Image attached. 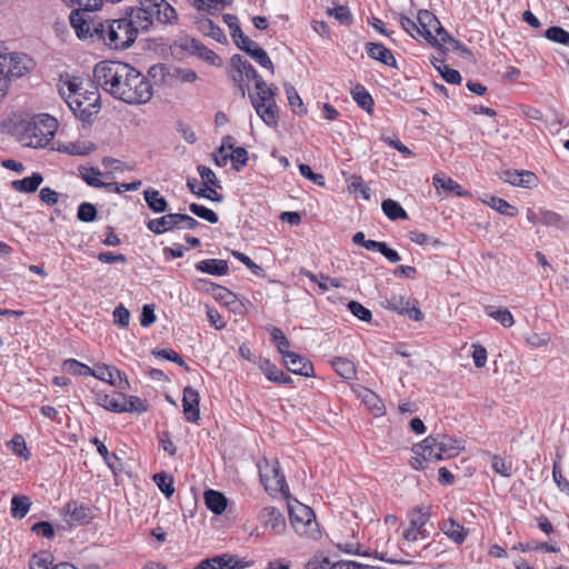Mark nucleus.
Listing matches in <instances>:
<instances>
[{"label":"nucleus","mask_w":569,"mask_h":569,"mask_svg":"<svg viewBox=\"0 0 569 569\" xmlns=\"http://www.w3.org/2000/svg\"><path fill=\"white\" fill-rule=\"evenodd\" d=\"M439 529L457 545H462L469 535V530L453 518L440 521Z\"/></svg>","instance_id":"5701e85b"},{"label":"nucleus","mask_w":569,"mask_h":569,"mask_svg":"<svg viewBox=\"0 0 569 569\" xmlns=\"http://www.w3.org/2000/svg\"><path fill=\"white\" fill-rule=\"evenodd\" d=\"M73 11L89 12L99 10L102 6L101 0H63Z\"/></svg>","instance_id":"3c124183"},{"label":"nucleus","mask_w":569,"mask_h":569,"mask_svg":"<svg viewBox=\"0 0 569 569\" xmlns=\"http://www.w3.org/2000/svg\"><path fill=\"white\" fill-rule=\"evenodd\" d=\"M60 94L72 113L83 122H91L100 111V93L96 87L91 89L81 87L79 78H72L60 88Z\"/></svg>","instance_id":"39448f33"},{"label":"nucleus","mask_w":569,"mask_h":569,"mask_svg":"<svg viewBox=\"0 0 569 569\" xmlns=\"http://www.w3.org/2000/svg\"><path fill=\"white\" fill-rule=\"evenodd\" d=\"M350 94L355 102L366 112L372 113L375 101L372 96L369 93V91L365 88V86L358 83L356 84L351 91Z\"/></svg>","instance_id":"cd10ccee"},{"label":"nucleus","mask_w":569,"mask_h":569,"mask_svg":"<svg viewBox=\"0 0 569 569\" xmlns=\"http://www.w3.org/2000/svg\"><path fill=\"white\" fill-rule=\"evenodd\" d=\"M491 467L498 475L502 477H511L512 463L506 461L502 457L493 455L491 457Z\"/></svg>","instance_id":"680f3d73"},{"label":"nucleus","mask_w":569,"mask_h":569,"mask_svg":"<svg viewBox=\"0 0 569 569\" xmlns=\"http://www.w3.org/2000/svg\"><path fill=\"white\" fill-rule=\"evenodd\" d=\"M122 401V406L124 405V412H146L148 410V406L144 400L137 396H130L122 393V398H120Z\"/></svg>","instance_id":"a18cd8bd"},{"label":"nucleus","mask_w":569,"mask_h":569,"mask_svg":"<svg viewBox=\"0 0 569 569\" xmlns=\"http://www.w3.org/2000/svg\"><path fill=\"white\" fill-rule=\"evenodd\" d=\"M149 73L152 77L160 74L162 78L169 76L181 82H194L198 78L197 73L191 69L173 68L172 70L164 64H158L150 68Z\"/></svg>","instance_id":"aec40b11"},{"label":"nucleus","mask_w":569,"mask_h":569,"mask_svg":"<svg viewBox=\"0 0 569 569\" xmlns=\"http://www.w3.org/2000/svg\"><path fill=\"white\" fill-rule=\"evenodd\" d=\"M33 68L32 59L24 53L0 54V77L6 81V92L11 78H20Z\"/></svg>","instance_id":"1a4fd4ad"},{"label":"nucleus","mask_w":569,"mask_h":569,"mask_svg":"<svg viewBox=\"0 0 569 569\" xmlns=\"http://www.w3.org/2000/svg\"><path fill=\"white\" fill-rule=\"evenodd\" d=\"M290 520L292 527L299 535H307L317 526L312 509L305 505H299L290 509Z\"/></svg>","instance_id":"9b49d317"},{"label":"nucleus","mask_w":569,"mask_h":569,"mask_svg":"<svg viewBox=\"0 0 569 569\" xmlns=\"http://www.w3.org/2000/svg\"><path fill=\"white\" fill-rule=\"evenodd\" d=\"M381 208L383 213L392 221L398 219H408L406 210L395 200H383L381 203Z\"/></svg>","instance_id":"ea45409f"},{"label":"nucleus","mask_w":569,"mask_h":569,"mask_svg":"<svg viewBox=\"0 0 569 569\" xmlns=\"http://www.w3.org/2000/svg\"><path fill=\"white\" fill-rule=\"evenodd\" d=\"M99 21H88L82 12L72 11L70 14V23L80 40L99 42L98 34L94 29L98 28Z\"/></svg>","instance_id":"f8f14e48"},{"label":"nucleus","mask_w":569,"mask_h":569,"mask_svg":"<svg viewBox=\"0 0 569 569\" xmlns=\"http://www.w3.org/2000/svg\"><path fill=\"white\" fill-rule=\"evenodd\" d=\"M144 200L148 207L156 213L166 212L168 209V201L160 194L158 190L146 189L143 191Z\"/></svg>","instance_id":"f704fd0d"},{"label":"nucleus","mask_w":569,"mask_h":569,"mask_svg":"<svg viewBox=\"0 0 569 569\" xmlns=\"http://www.w3.org/2000/svg\"><path fill=\"white\" fill-rule=\"evenodd\" d=\"M284 91L292 111L299 116L306 114L307 109L305 108L303 102L300 96L298 94L296 88L290 83H286Z\"/></svg>","instance_id":"37998d69"},{"label":"nucleus","mask_w":569,"mask_h":569,"mask_svg":"<svg viewBox=\"0 0 569 569\" xmlns=\"http://www.w3.org/2000/svg\"><path fill=\"white\" fill-rule=\"evenodd\" d=\"M196 269L200 272L212 276H224L229 271L226 260L222 259H204L196 263Z\"/></svg>","instance_id":"bb28decb"},{"label":"nucleus","mask_w":569,"mask_h":569,"mask_svg":"<svg viewBox=\"0 0 569 569\" xmlns=\"http://www.w3.org/2000/svg\"><path fill=\"white\" fill-rule=\"evenodd\" d=\"M259 369L263 372L266 378L269 381H272L278 385H291L292 379L286 375L282 370H280L274 363H272L269 359L259 358L258 360Z\"/></svg>","instance_id":"b1692460"},{"label":"nucleus","mask_w":569,"mask_h":569,"mask_svg":"<svg viewBox=\"0 0 569 569\" xmlns=\"http://www.w3.org/2000/svg\"><path fill=\"white\" fill-rule=\"evenodd\" d=\"M53 557L48 551H41L32 556L29 562L30 569H51Z\"/></svg>","instance_id":"603ef678"},{"label":"nucleus","mask_w":569,"mask_h":569,"mask_svg":"<svg viewBox=\"0 0 569 569\" xmlns=\"http://www.w3.org/2000/svg\"><path fill=\"white\" fill-rule=\"evenodd\" d=\"M63 369L76 376H90L91 368L76 359H68L63 362Z\"/></svg>","instance_id":"0e129e2a"},{"label":"nucleus","mask_w":569,"mask_h":569,"mask_svg":"<svg viewBox=\"0 0 569 569\" xmlns=\"http://www.w3.org/2000/svg\"><path fill=\"white\" fill-rule=\"evenodd\" d=\"M207 508L216 515H221L227 508V498L219 491L209 489L204 492Z\"/></svg>","instance_id":"473e14b6"},{"label":"nucleus","mask_w":569,"mask_h":569,"mask_svg":"<svg viewBox=\"0 0 569 569\" xmlns=\"http://www.w3.org/2000/svg\"><path fill=\"white\" fill-rule=\"evenodd\" d=\"M94 34H98L99 42L113 50L128 49L138 37L136 29L132 28V22L126 14L117 19L99 21Z\"/></svg>","instance_id":"423d86ee"},{"label":"nucleus","mask_w":569,"mask_h":569,"mask_svg":"<svg viewBox=\"0 0 569 569\" xmlns=\"http://www.w3.org/2000/svg\"><path fill=\"white\" fill-rule=\"evenodd\" d=\"M189 210L197 217H199L210 223H217L219 220L218 214L213 210H211L202 204L191 203L189 206Z\"/></svg>","instance_id":"4d7b16f0"},{"label":"nucleus","mask_w":569,"mask_h":569,"mask_svg":"<svg viewBox=\"0 0 569 569\" xmlns=\"http://www.w3.org/2000/svg\"><path fill=\"white\" fill-rule=\"evenodd\" d=\"M231 66L237 74H232V81L238 87L242 97L246 96V80H254V92H249L250 102L258 117L270 128L279 123L278 107L276 103L277 87L268 86L260 77L253 66L242 56L234 54L231 58Z\"/></svg>","instance_id":"f03ea898"},{"label":"nucleus","mask_w":569,"mask_h":569,"mask_svg":"<svg viewBox=\"0 0 569 569\" xmlns=\"http://www.w3.org/2000/svg\"><path fill=\"white\" fill-rule=\"evenodd\" d=\"M541 224L553 227L561 231H569V221L561 214L551 210H542Z\"/></svg>","instance_id":"e433bc0d"},{"label":"nucleus","mask_w":569,"mask_h":569,"mask_svg":"<svg viewBox=\"0 0 569 569\" xmlns=\"http://www.w3.org/2000/svg\"><path fill=\"white\" fill-rule=\"evenodd\" d=\"M81 179L90 187L110 189L112 183L103 182L100 177L102 172L98 168L81 167L79 168Z\"/></svg>","instance_id":"7c9ffc66"},{"label":"nucleus","mask_w":569,"mask_h":569,"mask_svg":"<svg viewBox=\"0 0 569 569\" xmlns=\"http://www.w3.org/2000/svg\"><path fill=\"white\" fill-rule=\"evenodd\" d=\"M286 361V366L288 370L295 375L303 376V377H313L315 369L311 361L301 357L298 353L289 352L283 357Z\"/></svg>","instance_id":"412c9836"},{"label":"nucleus","mask_w":569,"mask_h":569,"mask_svg":"<svg viewBox=\"0 0 569 569\" xmlns=\"http://www.w3.org/2000/svg\"><path fill=\"white\" fill-rule=\"evenodd\" d=\"M229 160L231 161L232 168L236 171H240L248 162V151L242 147H237L229 154Z\"/></svg>","instance_id":"bf43d9fd"},{"label":"nucleus","mask_w":569,"mask_h":569,"mask_svg":"<svg viewBox=\"0 0 569 569\" xmlns=\"http://www.w3.org/2000/svg\"><path fill=\"white\" fill-rule=\"evenodd\" d=\"M202 32L220 43H227V37L222 29L217 26L212 20H206L201 23Z\"/></svg>","instance_id":"8fccbe9b"},{"label":"nucleus","mask_w":569,"mask_h":569,"mask_svg":"<svg viewBox=\"0 0 569 569\" xmlns=\"http://www.w3.org/2000/svg\"><path fill=\"white\" fill-rule=\"evenodd\" d=\"M211 562L217 569H243L246 567L243 561L227 553L211 558Z\"/></svg>","instance_id":"c03bdc74"},{"label":"nucleus","mask_w":569,"mask_h":569,"mask_svg":"<svg viewBox=\"0 0 569 569\" xmlns=\"http://www.w3.org/2000/svg\"><path fill=\"white\" fill-rule=\"evenodd\" d=\"M124 14L137 34L148 31L154 22L172 26L178 21L176 9L166 0H138V6L128 7Z\"/></svg>","instance_id":"20e7f679"},{"label":"nucleus","mask_w":569,"mask_h":569,"mask_svg":"<svg viewBox=\"0 0 569 569\" xmlns=\"http://www.w3.org/2000/svg\"><path fill=\"white\" fill-rule=\"evenodd\" d=\"M505 182L516 187L531 189L538 184V177L528 170H505L501 173Z\"/></svg>","instance_id":"dca6fc26"},{"label":"nucleus","mask_w":569,"mask_h":569,"mask_svg":"<svg viewBox=\"0 0 569 569\" xmlns=\"http://www.w3.org/2000/svg\"><path fill=\"white\" fill-rule=\"evenodd\" d=\"M197 288L203 289L207 292H210L212 297L221 302L224 306H230L237 301V297L229 289L213 283L207 279H198Z\"/></svg>","instance_id":"a211bd4d"},{"label":"nucleus","mask_w":569,"mask_h":569,"mask_svg":"<svg viewBox=\"0 0 569 569\" xmlns=\"http://www.w3.org/2000/svg\"><path fill=\"white\" fill-rule=\"evenodd\" d=\"M418 24L420 27L421 38L427 41L437 42V38L433 36V30L439 23L437 17L429 10H420L417 16Z\"/></svg>","instance_id":"a878e982"},{"label":"nucleus","mask_w":569,"mask_h":569,"mask_svg":"<svg viewBox=\"0 0 569 569\" xmlns=\"http://www.w3.org/2000/svg\"><path fill=\"white\" fill-rule=\"evenodd\" d=\"M267 331L270 333L272 342L276 345L278 351L286 357L289 353L290 342L282 332V330L274 326H268Z\"/></svg>","instance_id":"a19ab883"},{"label":"nucleus","mask_w":569,"mask_h":569,"mask_svg":"<svg viewBox=\"0 0 569 569\" xmlns=\"http://www.w3.org/2000/svg\"><path fill=\"white\" fill-rule=\"evenodd\" d=\"M438 62H439V64L433 62V66L439 70L442 78L448 83L459 84L461 82L462 78H461V74L459 73V71L449 68L442 60H439Z\"/></svg>","instance_id":"5fc2aeb1"},{"label":"nucleus","mask_w":569,"mask_h":569,"mask_svg":"<svg viewBox=\"0 0 569 569\" xmlns=\"http://www.w3.org/2000/svg\"><path fill=\"white\" fill-rule=\"evenodd\" d=\"M432 183L437 190L443 189L445 191L455 193L459 197H465L468 194V191H466L457 181L443 174H435L432 178Z\"/></svg>","instance_id":"c85d7f7f"},{"label":"nucleus","mask_w":569,"mask_h":569,"mask_svg":"<svg viewBox=\"0 0 569 569\" xmlns=\"http://www.w3.org/2000/svg\"><path fill=\"white\" fill-rule=\"evenodd\" d=\"M64 516H69V522L71 525H86L92 519L91 508L87 505H79L77 501H69L63 508Z\"/></svg>","instance_id":"6ab92c4d"},{"label":"nucleus","mask_w":569,"mask_h":569,"mask_svg":"<svg viewBox=\"0 0 569 569\" xmlns=\"http://www.w3.org/2000/svg\"><path fill=\"white\" fill-rule=\"evenodd\" d=\"M486 313L497 320L502 327L510 328L515 323L512 313L508 309L495 310L493 307H486Z\"/></svg>","instance_id":"de8ad7c7"},{"label":"nucleus","mask_w":569,"mask_h":569,"mask_svg":"<svg viewBox=\"0 0 569 569\" xmlns=\"http://www.w3.org/2000/svg\"><path fill=\"white\" fill-rule=\"evenodd\" d=\"M31 507L30 499L26 496H14L11 499V516L16 519H22L27 516Z\"/></svg>","instance_id":"79ce46f5"},{"label":"nucleus","mask_w":569,"mask_h":569,"mask_svg":"<svg viewBox=\"0 0 569 569\" xmlns=\"http://www.w3.org/2000/svg\"><path fill=\"white\" fill-rule=\"evenodd\" d=\"M90 376L118 387L119 389H126L129 385L127 379H122V373L118 369L107 365L94 366V368H91Z\"/></svg>","instance_id":"2eb2a0df"},{"label":"nucleus","mask_w":569,"mask_h":569,"mask_svg":"<svg viewBox=\"0 0 569 569\" xmlns=\"http://www.w3.org/2000/svg\"><path fill=\"white\" fill-rule=\"evenodd\" d=\"M8 132L23 147L44 148L53 139L58 130L56 118L41 113L33 117L14 114L7 123Z\"/></svg>","instance_id":"7ed1b4c3"},{"label":"nucleus","mask_w":569,"mask_h":569,"mask_svg":"<svg viewBox=\"0 0 569 569\" xmlns=\"http://www.w3.org/2000/svg\"><path fill=\"white\" fill-rule=\"evenodd\" d=\"M363 401L376 417L382 416L385 413V406L382 401L372 391L367 390L366 395L363 396Z\"/></svg>","instance_id":"13d9d810"},{"label":"nucleus","mask_w":569,"mask_h":569,"mask_svg":"<svg viewBox=\"0 0 569 569\" xmlns=\"http://www.w3.org/2000/svg\"><path fill=\"white\" fill-rule=\"evenodd\" d=\"M407 237L411 242L419 244V246L437 247V246L441 244V242L438 239L432 238L419 230L409 231Z\"/></svg>","instance_id":"6e6d98bb"},{"label":"nucleus","mask_w":569,"mask_h":569,"mask_svg":"<svg viewBox=\"0 0 569 569\" xmlns=\"http://www.w3.org/2000/svg\"><path fill=\"white\" fill-rule=\"evenodd\" d=\"M462 449L461 440L438 433L428 436L420 443L415 445L412 451L429 462H437L457 457Z\"/></svg>","instance_id":"0eeeda50"},{"label":"nucleus","mask_w":569,"mask_h":569,"mask_svg":"<svg viewBox=\"0 0 569 569\" xmlns=\"http://www.w3.org/2000/svg\"><path fill=\"white\" fill-rule=\"evenodd\" d=\"M42 181L43 177L40 173L34 172L30 177L12 181L11 186L16 191L31 193L39 188Z\"/></svg>","instance_id":"72a5a7b5"},{"label":"nucleus","mask_w":569,"mask_h":569,"mask_svg":"<svg viewBox=\"0 0 569 569\" xmlns=\"http://www.w3.org/2000/svg\"><path fill=\"white\" fill-rule=\"evenodd\" d=\"M57 150L71 156H88L94 150V146L91 142L72 141L60 143Z\"/></svg>","instance_id":"c756f323"},{"label":"nucleus","mask_w":569,"mask_h":569,"mask_svg":"<svg viewBox=\"0 0 569 569\" xmlns=\"http://www.w3.org/2000/svg\"><path fill=\"white\" fill-rule=\"evenodd\" d=\"M77 218L83 222H92L97 218V208L90 202H82L78 207Z\"/></svg>","instance_id":"69168bd1"},{"label":"nucleus","mask_w":569,"mask_h":569,"mask_svg":"<svg viewBox=\"0 0 569 569\" xmlns=\"http://www.w3.org/2000/svg\"><path fill=\"white\" fill-rule=\"evenodd\" d=\"M368 56L388 67L397 68V60L392 52L382 43L368 42L366 44Z\"/></svg>","instance_id":"393cba45"},{"label":"nucleus","mask_w":569,"mask_h":569,"mask_svg":"<svg viewBox=\"0 0 569 569\" xmlns=\"http://www.w3.org/2000/svg\"><path fill=\"white\" fill-rule=\"evenodd\" d=\"M259 521L273 535L281 533L286 528V520L281 511L272 506L264 507L259 512Z\"/></svg>","instance_id":"ddd939ff"},{"label":"nucleus","mask_w":569,"mask_h":569,"mask_svg":"<svg viewBox=\"0 0 569 569\" xmlns=\"http://www.w3.org/2000/svg\"><path fill=\"white\" fill-rule=\"evenodd\" d=\"M199 401V392L196 389L190 386L183 389L182 410L187 421L197 423L200 419Z\"/></svg>","instance_id":"4468645a"},{"label":"nucleus","mask_w":569,"mask_h":569,"mask_svg":"<svg viewBox=\"0 0 569 569\" xmlns=\"http://www.w3.org/2000/svg\"><path fill=\"white\" fill-rule=\"evenodd\" d=\"M545 36L552 42L569 46V32L560 27L548 28Z\"/></svg>","instance_id":"e2e57ef3"},{"label":"nucleus","mask_w":569,"mask_h":569,"mask_svg":"<svg viewBox=\"0 0 569 569\" xmlns=\"http://www.w3.org/2000/svg\"><path fill=\"white\" fill-rule=\"evenodd\" d=\"M198 226V220L184 213H168L147 222V228L154 234H162L174 228L193 230Z\"/></svg>","instance_id":"9d476101"},{"label":"nucleus","mask_w":569,"mask_h":569,"mask_svg":"<svg viewBox=\"0 0 569 569\" xmlns=\"http://www.w3.org/2000/svg\"><path fill=\"white\" fill-rule=\"evenodd\" d=\"M91 442L97 447V451L103 458L106 465L114 472L119 465V458L116 456V453L109 452L104 443L98 438H92Z\"/></svg>","instance_id":"49530a36"},{"label":"nucleus","mask_w":569,"mask_h":569,"mask_svg":"<svg viewBox=\"0 0 569 569\" xmlns=\"http://www.w3.org/2000/svg\"><path fill=\"white\" fill-rule=\"evenodd\" d=\"M184 48L190 54L198 57L210 66H220V57L211 49L207 48L202 42L192 38L186 41Z\"/></svg>","instance_id":"f3484780"},{"label":"nucleus","mask_w":569,"mask_h":569,"mask_svg":"<svg viewBox=\"0 0 569 569\" xmlns=\"http://www.w3.org/2000/svg\"><path fill=\"white\" fill-rule=\"evenodd\" d=\"M249 56L262 68L269 70L271 74L274 73V67L269 58L267 51L262 49L261 47H258L252 52L249 53Z\"/></svg>","instance_id":"052dcab7"},{"label":"nucleus","mask_w":569,"mask_h":569,"mask_svg":"<svg viewBox=\"0 0 569 569\" xmlns=\"http://www.w3.org/2000/svg\"><path fill=\"white\" fill-rule=\"evenodd\" d=\"M120 398H122V393L99 395L98 403L109 411L122 413L124 412L126 408L124 405L122 406Z\"/></svg>","instance_id":"58836bf2"},{"label":"nucleus","mask_w":569,"mask_h":569,"mask_svg":"<svg viewBox=\"0 0 569 569\" xmlns=\"http://www.w3.org/2000/svg\"><path fill=\"white\" fill-rule=\"evenodd\" d=\"M347 307H348V310L359 320L365 321V322L371 321V319H372L371 311L368 308H366L365 306H362L360 302L350 301V302H348Z\"/></svg>","instance_id":"774afa93"},{"label":"nucleus","mask_w":569,"mask_h":569,"mask_svg":"<svg viewBox=\"0 0 569 569\" xmlns=\"http://www.w3.org/2000/svg\"><path fill=\"white\" fill-rule=\"evenodd\" d=\"M483 202L506 217H515L518 214V209L502 198L489 196L487 199H483Z\"/></svg>","instance_id":"c9c22d12"},{"label":"nucleus","mask_w":569,"mask_h":569,"mask_svg":"<svg viewBox=\"0 0 569 569\" xmlns=\"http://www.w3.org/2000/svg\"><path fill=\"white\" fill-rule=\"evenodd\" d=\"M9 446L12 450V452L23 458L24 460H28L30 458V452L27 448L26 441L20 435H16L9 442Z\"/></svg>","instance_id":"338daca9"},{"label":"nucleus","mask_w":569,"mask_h":569,"mask_svg":"<svg viewBox=\"0 0 569 569\" xmlns=\"http://www.w3.org/2000/svg\"><path fill=\"white\" fill-rule=\"evenodd\" d=\"M381 305L386 309L403 315L408 309V306H410V301L403 295L391 293L389 297H385Z\"/></svg>","instance_id":"4c0bfd02"},{"label":"nucleus","mask_w":569,"mask_h":569,"mask_svg":"<svg viewBox=\"0 0 569 569\" xmlns=\"http://www.w3.org/2000/svg\"><path fill=\"white\" fill-rule=\"evenodd\" d=\"M430 517V507H416L408 513L410 526L418 530L421 539H427L430 536L429 530L425 528Z\"/></svg>","instance_id":"4be33fe9"},{"label":"nucleus","mask_w":569,"mask_h":569,"mask_svg":"<svg viewBox=\"0 0 569 569\" xmlns=\"http://www.w3.org/2000/svg\"><path fill=\"white\" fill-rule=\"evenodd\" d=\"M197 171L202 180L203 187H214V188H221V182L217 178L216 173L209 168L203 164H199L197 167Z\"/></svg>","instance_id":"864d4df0"},{"label":"nucleus","mask_w":569,"mask_h":569,"mask_svg":"<svg viewBox=\"0 0 569 569\" xmlns=\"http://www.w3.org/2000/svg\"><path fill=\"white\" fill-rule=\"evenodd\" d=\"M93 79L112 98L128 104L147 103L153 96L150 80L126 62L100 61L93 68Z\"/></svg>","instance_id":"f257e3e1"},{"label":"nucleus","mask_w":569,"mask_h":569,"mask_svg":"<svg viewBox=\"0 0 569 569\" xmlns=\"http://www.w3.org/2000/svg\"><path fill=\"white\" fill-rule=\"evenodd\" d=\"M153 481L159 490L170 498L174 492L173 478L164 472H158L153 476Z\"/></svg>","instance_id":"09e8293b"},{"label":"nucleus","mask_w":569,"mask_h":569,"mask_svg":"<svg viewBox=\"0 0 569 569\" xmlns=\"http://www.w3.org/2000/svg\"><path fill=\"white\" fill-rule=\"evenodd\" d=\"M258 469L260 481L270 496L280 493L283 498H289V486L277 460L262 459L258 462Z\"/></svg>","instance_id":"6e6552de"},{"label":"nucleus","mask_w":569,"mask_h":569,"mask_svg":"<svg viewBox=\"0 0 569 569\" xmlns=\"http://www.w3.org/2000/svg\"><path fill=\"white\" fill-rule=\"evenodd\" d=\"M335 371L343 379L352 380L357 376V370L355 363L343 357H336L330 361Z\"/></svg>","instance_id":"2f4dec72"}]
</instances>
